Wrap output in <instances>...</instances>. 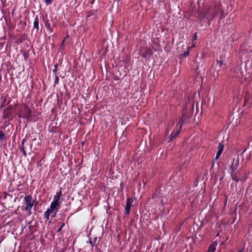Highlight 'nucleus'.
I'll list each match as a JSON object with an SVG mask.
<instances>
[{
  "instance_id": "nucleus-1",
  "label": "nucleus",
  "mask_w": 252,
  "mask_h": 252,
  "mask_svg": "<svg viewBox=\"0 0 252 252\" xmlns=\"http://www.w3.org/2000/svg\"><path fill=\"white\" fill-rule=\"evenodd\" d=\"M220 10V5L217 4H214L213 6H209L202 10L197 11V19L201 22H205L207 20V23L209 26L211 22L218 15Z\"/></svg>"
},
{
  "instance_id": "nucleus-2",
  "label": "nucleus",
  "mask_w": 252,
  "mask_h": 252,
  "mask_svg": "<svg viewBox=\"0 0 252 252\" xmlns=\"http://www.w3.org/2000/svg\"><path fill=\"white\" fill-rule=\"evenodd\" d=\"M186 116L183 113L182 114V117L179 120L178 125H180L179 128H176V130L174 129L173 131L172 132V133L170 134V138L168 141L169 142L171 140H172L173 139H175L176 137L178 136L179 134L180 133V131L182 130V126L186 124Z\"/></svg>"
},
{
  "instance_id": "nucleus-3",
  "label": "nucleus",
  "mask_w": 252,
  "mask_h": 252,
  "mask_svg": "<svg viewBox=\"0 0 252 252\" xmlns=\"http://www.w3.org/2000/svg\"><path fill=\"white\" fill-rule=\"evenodd\" d=\"M34 200L32 199V196L30 194L26 196L24 198V202L26 204L25 210L29 212V215H30L31 210L34 204Z\"/></svg>"
},
{
  "instance_id": "nucleus-4",
  "label": "nucleus",
  "mask_w": 252,
  "mask_h": 252,
  "mask_svg": "<svg viewBox=\"0 0 252 252\" xmlns=\"http://www.w3.org/2000/svg\"><path fill=\"white\" fill-rule=\"evenodd\" d=\"M32 112L31 109L27 106H26L24 110L21 112L20 116L27 120H29L32 117Z\"/></svg>"
},
{
  "instance_id": "nucleus-5",
  "label": "nucleus",
  "mask_w": 252,
  "mask_h": 252,
  "mask_svg": "<svg viewBox=\"0 0 252 252\" xmlns=\"http://www.w3.org/2000/svg\"><path fill=\"white\" fill-rule=\"evenodd\" d=\"M223 148H224V144H223V141H221V142H220L218 144V146L217 147L218 152H217L216 156L215 159H214V161L215 160H217L219 159V157H220V156L221 155V154H222V153L223 152Z\"/></svg>"
},
{
  "instance_id": "nucleus-6",
  "label": "nucleus",
  "mask_w": 252,
  "mask_h": 252,
  "mask_svg": "<svg viewBox=\"0 0 252 252\" xmlns=\"http://www.w3.org/2000/svg\"><path fill=\"white\" fill-rule=\"evenodd\" d=\"M133 200L130 198H127L126 199V204L125 209V214L128 215L130 213V208Z\"/></svg>"
},
{
  "instance_id": "nucleus-7",
  "label": "nucleus",
  "mask_w": 252,
  "mask_h": 252,
  "mask_svg": "<svg viewBox=\"0 0 252 252\" xmlns=\"http://www.w3.org/2000/svg\"><path fill=\"white\" fill-rule=\"evenodd\" d=\"M43 21L44 23L45 27L47 30L50 32H53L54 29L53 28L51 27L49 20L47 19L43 18Z\"/></svg>"
},
{
  "instance_id": "nucleus-8",
  "label": "nucleus",
  "mask_w": 252,
  "mask_h": 252,
  "mask_svg": "<svg viewBox=\"0 0 252 252\" xmlns=\"http://www.w3.org/2000/svg\"><path fill=\"white\" fill-rule=\"evenodd\" d=\"M153 55V52L151 49H146L144 52L141 53L140 56L141 57L146 59L148 57H150Z\"/></svg>"
},
{
  "instance_id": "nucleus-9",
  "label": "nucleus",
  "mask_w": 252,
  "mask_h": 252,
  "mask_svg": "<svg viewBox=\"0 0 252 252\" xmlns=\"http://www.w3.org/2000/svg\"><path fill=\"white\" fill-rule=\"evenodd\" d=\"M60 206V202H56L52 201L50 204V208L54 211H56V212H58Z\"/></svg>"
},
{
  "instance_id": "nucleus-10",
  "label": "nucleus",
  "mask_w": 252,
  "mask_h": 252,
  "mask_svg": "<svg viewBox=\"0 0 252 252\" xmlns=\"http://www.w3.org/2000/svg\"><path fill=\"white\" fill-rule=\"evenodd\" d=\"M60 206V202H56L52 201L50 204V208L54 211H56V212H58Z\"/></svg>"
},
{
  "instance_id": "nucleus-11",
  "label": "nucleus",
  "mask_w": 252,
  "mask_h": 252,
  "mask_svg": "<svg viewBox=\"0 0 252 252\" xmlns=\"http://www.w3.org/2000/svg\"><path fill=\"white\" fill-rule=\"evenodd\" d=\"M54 210L51 209L50 208H48L47 210L44 212V218L46 220H48L50 219V216L53 213Z\"/></svg>"
},
{
  "instance_id": "nucleus-12",
  "label": "nucleus",
  "mask_w": 252,
  "mask_h": 252,
  "mask_svg": "<svg viewBox=\"0 0 252 252\" xmlns=\"http://www.w3.org/2000/svg\"><path fill=\"white\" fill-rule=\"evenodd\" d=\"M239 165V159L238 158L237 160L236 161V162L234 161V159H233V162L232 163L231 165V169L232 171H235L237 169Z\"/></svg>"
},
{
  "instance_id": "nucleus-13",
  "label": "nucleus",
  "mask_w": 252,
  "mask_h": 252,
  "mask_svg": "<svg viewBox=\"0 0 252 252\" xmlns=\"http://www.w3.org/2000/svg\"><path fill=\"white\" fill-rule=\"evenodd\" d=\"M33 27L36 29V32L39 31V17L38 15L35 17L34 21L33 22Z\"/></svg>"
},
{
  "instance_id": "nucleus-14",
  "label": "nucleus",
  "mask_w": 252,
  "mask_h": 252,
  "mask_svg": "<svg viewBox=\"0 0 252 252\" xmlns=\"http://www.w3.org/2000/svg\"><path fill=\"white\" fill-rule=\"evenodd\" d=\"M61 196H62V191H60V192H57L56 194L53 197V201L56 202H59L60 198Z\"/></svg>"
},
{
  "instance_id": "nucleus-15",
  "label": "nucleus",
  "mask_w": 252,
  "mask_h": 252,
  "mask_svg": "<svg viewBox=\"0 0 252 252\" xmlns=\"http://www.w3.org/2000/svg\"><path fill=\"white\" fill-rule=\"evenodd\" d=\"M174 125V121H171L167 125L166 128V134H168L171 128Z\"/></svg>"
},
{
  "instance_id": "nucleus-16",
  "label": "nucleus",
  "mask_w": 252,
  "mask_h": 252,
  "mask_svg": "<svg viewBox=\"0 0 252 252\" xmlns=\"http://www.w3.org/2000/svg\"><path fill=\"white\" fill-rule=\"evenodd\" d=\"M97 11V10H95V9H93V10H91V11H89L88 12V14H87V18H89L91 16L95 15Z\"/></svg>"
},
{
  "instance_id": "nucleus-17",
  "label": "nucleus",
  "mask_w": 252,
  "mask_h": 252,
  "mask_svg": "<svg viewBox=\"0 0 252 252\" xmlns=\"http://www.w3.org/2000/svg\"><path fill=\"white\" fill-rule=\"evenodd\" d=\"M222 57H221V56L220 57V60L217 59V63L219 65L220 67L222 66V65L223 64V61L222 59Z\"/></svg>"
},
{
  "instance_id": "nucleus-18",
  "label": "nucleus",
  "mask_w": 252,
  "mask_h": 252,
  "mask_svg": "<svg viewBox=\"0 0 252 252\" xmlns=\"http://www.w3.org/2000/svg\"><path fill=\"white\" fill-rule=\"evenodd\" d=\"M24 141H25V140H24L23 141V143H22V146L20 148V151L22 152L24 157H26L27 156V153H26V151L25 150V148H24V147L23 146V144L24 143Z\"/></svg>"
},
{
  "instance_id": "nucleus-19",
  "label": "nucleus",
  "mask_w": 252,
  "mask_h": 252,
  "mask_svg": "<svg viewBox=\"0 0 252 252\" xmlns=\"http://www.w3.org/2000/svg\"><path fill=\"white\" fill-rule=\"evenodd\" d=\"M216 249L215 248V247L212 246L211 245H210L207 252H215Z\"/></svg>"
},
{
  "instance_id": "nucleus-20",
  "label": "nucleus",
  "mask_w": 252,
  "mask_h": 252,
  "mask_svg": "<svg viewBox=\"0 0 252 252\" xmlns=\"http://www.w3.org/2000/svg\"><path fill=\"white\" fill-rule=\"evenodd\" d=\"M54 69L53 70V72L55 76L58 75H57V70H58V64L57 63L54 64Z\"/></svg>"
},
{
  "instance_id": "nucleus-21",
  "label": "nucleus",
  "mask_w": 252,
  "mask_h": 252,
  "mask_svg": "<svg viewBox=\"0 0 252 252\" xmlns=\"http://www.w3.org/2000/svg\"><path fill=\"white\" fill-rule=\"evenodd\" d=\"M55 79L54 83V87H55L57 84H59V78L58 75L55 76Z\"/></svg>"
},
{
  "instance_id": "nucleus-22",
  "label": "nucleus",
  "mask_w": 252,
  "mask_h": 252,
  "mask_svg": "<svg viewBox=\"0 0 252 252\" xmlns=\"http://www.w3.org/2000/svg\"><path fill=\"white\" fill-rule=\"evenodd\" d=\"M5 137V135L3 133L2 130H0V141L3 139Z\"/></svg>"
},
{
  "instance_id": "nucleus-23",
  "label": "nucleus",
  "mask_w": 252,
  "mask_h": 252,
  "mask_svg": "<svg viewBox=\"0 0 252 252\" xmlns=\"http://www.w3.org/2000/svg\"><path fill=\"white\" fill-rule=\"evenodd\" d=\"M231 177H232V179L233 181H235L236 183H238L239 181V180L238 179H237L235 176H233L232 173L231 174Z\"/></svg>"
},
{
  "instance_id": "nucleus-24",
  "label": "nucleus",
  "mask_w": 252,
  "mask_h": 252,
  "mask_svg": "<svg viewBox=\"0 0 252 252\" xmlns=\"http://www.w3.org/2000/svg\"><path fill=\"white\" fill-rule=\"evenodd\" d=\"M189 51H186L184 52V53L183 54V56L184 57H186L189 55Z\"/></svg>"
},
{
  "instance_id": "nucleus-25",
  "label": "nucleus",
  "mask_w": 252,
  "mask_h": 252,
  "mask_svg": "<svg viewBox=\"0 0 252 252\" xmlns=\"http://www.w3.org/2000/svg\"><path fill=\"white\" fill-rule=\"evenodd\" d=\"M52 0H45V3L47 5L51 3Z\"/></svg>"
},
{
  "instance_id": "nucleus-26",
  "label": "nucleus",
  "mask_w": 252,
  "mask_h": 252,
  "mask_svg": "<svg viewBox=\"0 0 252 252\" xmlns=\"http://www.w3.org/2000/svg\"><path fill=\"white\" fill-rule=\"evenodd\" d=\"M218 244V243L217 242V241H215L213 243L211 244V245L215 247V248L216 249V247L217 246Z\"/></svg>"
},
{
  "instance_id": "nucleus-27",
  "label": "nucleus",
  "mask_w": 252,
  "mask_h": 252,
  "mask_svg": "<svg viewBox=\"0 0 252 252\" xmlns=\"http://www.w3.org/2000/svg\"><path fill=\"white\" fill-rule=\"evenodd\" d=\"M57 212H56V211H54L53 213L51 215V217L52 218H54V217H56Z\"/></svg>"
},
{
  "instance_id": "nucleus-28",
  "label": "nucleus",
  "mask_w": 252,
  "mask_h": 252,
  "mask_svg": "<svg viewBox=\"0 0 252 252\" xmlns=\"http://www.w3.org/2000/svg\"><path fill=\"white\" fill-rule=\"evenodd\" d=\"M64 39L63 40L62 42L61 43L60 46L61 48H64Z\"/></svg>"
},
{
  "instance_id": "nucleus-29",
  "label": "nucleus",
  "mask_w": 252,
  "mask_h": 252,
  "mask_svg": "<svg viewBox=\"0 0 252 252\" xmlns=\"http://www.w3.org/2000/svg\"><path fill=\"white\" fill-rule=\"evenodd\" d=\"M62 229H63V228H62V227H60V228H59L58 229V230H57V233H59V232H61V231H62Z\"/></svg>"
},
{
  "instance_id": "nucleus-30",
  "label": "nucleus",
  "mask_w": 252,
  "mask_h": 252,
  "mask_svg": "<svg viewBox=\"0 0 252 252\" xmlns=\"http://www.w3.org/2000/svg\"><path fill=\"white\" fill-rule=\"evenodd\" d=\"M197 34L196 33H195L194 34V36H193V39L194 40H197Z\"/></svg>"
},
{
  "instance_id": "nucleus-31",
  "label": "nucleus",
  "mask_w": 252,
  "mask_h": 252,
  "mask_svg": "<svg viewBox=\"0 0 252 252\" xmlns=\"http://www.w3.org/2000/svg\"><path fill=\"white\" fill-rule=\"evenodd\" d=\"M64 226H65V223L64 222H62V224H61V226L60 227H62V228H63Z\"/></svg>"
},
{
  "instance_id": "nucleus-32",
  "label": "nucleus",
  "mask_w": 252,
  "mask_h": 252,
  "mask_svg": "<svg viewBox=\"0 0 252 252\" xmlns=\"http://www.w3.org/2000/svg\"><path fill=\"white\" fill-rule=\"evenodd\" d=\"M3 43H1H1H0V46H2V47H3Z\"/></svg>"
},
{
  "instance_id": "nucleus-33",
  "label": "nucleus",
  "mask_w": 252,
  "mask_h": 252,
  "mask_svg": "<svg viewBox=\"0 0 252 252\" xmlns=\"http://www.w3.org/2000/svg\"><path fill=\"white\" fill-rule=\"evenodd\" d=\"M89 243H90V244H92V245L93 246H94V245H93V243H92V242H91V241H89Z\"/></svg>"
},
{
  "instance_id": "nucleus-34",
  "label": "nucleus",
  "mask_w": 252,
  "mask_h": 252,
  "mask_svg": "<svg viewBox=\"0 0 252 252\" xmlns=\"http://www.w3.org/2000/svg\"><path fill=\"white\" fill-rule=\"evenodd\" d=\"M243 252V250H241L240 251H239L238 252Z\"/></svg>"
},
{
  "instance_id": "nucleus-35",
  "label": "nucleus",
  "mask_w": 252,
  "mask_h": 252,
  "mask_svg": "<svg viewBox=\"0 0 252 252\" xmlns=\"http://www.w3.org/2000/svg\"><path fill=\"white\" fill-rule=\"evenodd\" d=\"M115 1H121V0H115Z\"/></svg>"
},
{
  "instance_id": "nucleus-36",
  "label": "nucleus",
  "mask_w": 252,
  "mask_h": 252,
  "mask_svg": "<svg viewBox=\"0 0 252 252\" xmlns=\"http://www.w3.org/2000/svg\"><path fill=\"white\" fill-rule=\"evenodd\" d=\"M224 244V242L222 243V245H223Z\"/></svg>"
}]
</instances>
